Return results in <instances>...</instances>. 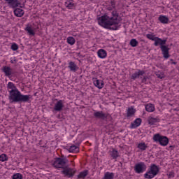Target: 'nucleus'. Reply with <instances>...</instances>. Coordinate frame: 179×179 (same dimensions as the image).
<instances>
[{
	"label": "nucleus",
	"mask_w": 179,
	"mask_h": 179,
	"mask_svg": "<svg viewBox=\"0 0 179 179\" xmlns=\"http://www.w3.org/2000/svg\"><path fill=\"white\" fill-rule=\"evenodd\" d=\"M158 20H159V22H161L163 24H167V23H169V17H167L166 15H160L158 17Z\"/></svg>",
	"instance_id": "nucleus-22"
},
{
	"label": "nucleus",
	"mask_w": 179,
	"mask_h": 179,
	"mask_svg": "<svg viewBox=\"0 0 179 179\" xmlns=\"http://www.w3.org/2000/svg\"><path fill=\"white\" fill-rule=\"evenodd\" d=\"M5 2L8 5L9 8L14 10V14L17 17H22L24 15V10L23 9L19 8L18 6L20 5V1L19 0H4Z\"/></svg>",
	"instance_id": "nucleus-4"
},
{
	"label": "nucleus",
	"mask_w": 179,
	"mask_h": 179,
	"mask_svg": "<svg viewBox=\"0 0 179 179\" xmlns=\"http://www.w3.org/2000/svg\"><path fill=\"white\" fill-rule=\"evenodd\" d=\"M13 179H22L23 178V176H22V174L20 173H15L12 176Z\"/></svg>",
	"instance_id": "nucleus-33"
},
{
	"label": "nucleus",
	"mask_w": 179,
	"mask_h": 179,
	"mask_svg": "<svg viewBox=\"0 0 179 179\" xmlns=\"http://www.w3.org/2000/svg\"><path fill=\"white\" fill-rule=\"evenodd\" d=\"M11 50H13V51H17V50H19V45H17V44L13 43L11 45Z\"/></svg>",
	"instance_id": "nucleus-35"
},
{
	"label": "nucleus",
	"mask_w": 179,
	"mask_h": 179,
	"mask_svg": "<svg viewBox=\"0 0 179 179\" xmlns=\"http://www.w3.org/2000/svg\"><path fill=\"white\" fill-rule=\"evenodd\" d=\"M147 38H148L149 40H152V41H155V40L156 39L157 36H155V35L153 34H148L146 35Z\"/></svg>",
	"instance_id": "nucleus-34"
},
{
	"label": "nucleus",
	"mask_w": 179,
	"mask_h": 179,
	"mask_svg": "<svg viewBox=\"0 0 179 179\" xmlns=\"http://www.w3.org/2000/svg\"><path fill=\"white\" fill-rule=\"evenodd\" d=\"M135 113H136V110L134 107L128 108L127 117H133V115H135Z\"/></svg>",
	"instance_id": "nucleus-25"
},
{
	"label": "nucleus",
	"mask_w": 179,
	"mask_h": 179,
	"mask_svg": "<svg viewBox=\"0 0 179 179\" xmlns=\"http://www.w3.org/2000/svg\"><path fill=\"white\" fill-rule=\"evenodd\" d=\"M146 169H148V166L143 162H138L134 166V171L137 174H142V173H145V171H146Z\"/></svg>",
	"instance_id": "nucleus-8"
},
{
	"label": "nucleus",
	"mask_w": 179,
	"mask_h": 179,
	"mask_svg": "<svg viewBox=\"0 0 179 179\" xmlns=\"http://www.w3.org/2000/svg\"><path fill=\"white\" fill-rule=\"evenodd\" d=\"M114 8H115V1H111L110 6H106V9L109 11L97 18L99 24L104 29L109 30L120 29V14L117 10L111 11Z\"/></svg>",
	"instance_id": "nucleus-1"
},
{
	"label": "nucleus",
	"mask_w": 179,
	"mask_h": 179,
	"mask_svg": "<svg viewBox=\"0 0 179 179\" xmlns=\"http://www.w3.org/2000/svg\"><path fill=\"white\" fill-rule=\"evenodd\" d=\"M171 61H173V59H171Z\"/></svg>",
	"instance_id": "nucleus-41"
},
{
	"label": "nucleus",
	"mask_w": 179,
	"mask_h": 179,
	"mask_svg": "<svg viewBox=\"0 0 179 179\" xmlns=\"http://www.w3.org/2000/svg\"><path fill=\"white\" fill-rule=\"evenodd\" d=\"M155 110V105L152 103H148L145 105V110L148 111V113H153Z\"/></svg>",
	"instance_id": "nucleus-24"
},
{
	"label": "nucleus",
	"mask_w": 179,
	"mask_h": 179,
	"mask_svg": "<svg viewBox=\"0 0 179 179\" xmlns=\"http://www.w3.org/2000/svg\"><path fill=\"white\" fill-rule=\"evenodd\" d=\"M110 156L112 159H115L117 157H120V152H118V150H115V148L112 149V151H110Z\"/></svg>",
	"instance_id": "nucleus-21"
},
{
	"label": "nucleus",
	"mask_w": 179,
	"mask_h": 179,
	"mask_svg": "<svg viewBox=\"0 0 179 179\" xmlns=\"http://www.w3.org/2000/svg\"><path fill=\"white\" fill-rule=\"evenodd\" d=\"M67 43H68V44H70V45H73V44H75V43H76V41L75 40V38H73L72 36H69L67 38Z\"/></svg>",
	"instance_id": "nucleus-28"
},
{
	"label": "nucleus",
	"mask_w": 179,
	"mask_h": 179,
	"mask_svg": "<svg viewBox=\"0 0 179 179\" xmlns=\"http://www.w3.org/2000/svg\"><path fill=\"white\" fill-rule=\"evenodd\" d=\"M154 41V45H155V47H158V45H160V48L164 58H165V59L170 58V54H169L170 48H169V46L166 45V43H167V39L163 40L157 36Z\"/></svg>",
	"instance_id": "nucleus-3"
},
{
	"label": "nucleus",
	"mask_w": 179,
	"mask_h": 179,
	"mask_svg": "<svg viewBox=\"0 0 179 179\" xmlns=\"http://www.w3.org/2000/svg\"><path fill=\"white\" fill-rule=\"evenodd\" d=\"M142 124V119L141 118H137L134 120L133 123H131L130 128L134 129V128H138Z\"/></svg>",
	"instance_id": "nucleus-17"
},
{
	"label": "nucleus",
	"mask_w": 179,
	"mask_h": 179,
	"mask_svg": "<svg viewBox=\"0 0 179 179\" xmlns=\"http://www.w3.org/2000/svg\"><path fill=\"white\" fill-rule=\"evenodd\" d=\"M68 152L70 153H78L79 152V147L73 145L67 148Z\"/></svg>",
	"instance_id": "nucleus-20"
},
{
	"label": "nucleus",
	"mask_w": 179,
	"mask_h": 179,
	"mask_svg": "<svg viewBox=\"0 0 179 179\" xmlns=\"http://www.w3.org/2000/svg\"><path fill=\"white\" fill-rule=\"evenodd\" d=\"M64 107H65V105H64V101L59 100L57 101V103H55L52 113H59L62 111V110H64Z\"/></svg>",
	"instance_id": "nucleus-10"
},
{
	"label": "nucleus",
	"mask_w": 179,
	"mask_h": 179,
	"mask_svg": "<svg viewBox=\"0 0 179 179\" xmlns=\"http://www.w3.org/2000/svg\"><path fill=\"white\" fill-rule=\"evenodd\" d=\"M94 117L95 118L104 120H106L108 115L103 113V111H96L94 113Z\"/></svg>",
	"instance_id": "nucleus-13"
},
{
	"label": "nucleus",
	"mask_w": 179,
	"mask_h": 179,
	"mask_svg": "<svg viewBox=\"0 0 179 179\" xmlns=\"http://www.w3.org/2000/svg\"><path fill=\"white\" fill-rule=\"evenodd\" d=\"M168 177L169 178H173L174 177V172H169Z\"/></svg>",
	"instance_id": "nucleus-37"
},
{
	"label": "nucleus",
	"mask_w": 179,
	"mask_h": 179,
	"mask_svg": "<svg viewBox=\"0 0 179 179\" xmlns=\"http://www.w3.org/2000/svg\"><path fill=\"white\" fill-rule=\"evenodd\" d=\"M143 75H145V71L138 70V71H136L131 75V79L132 80H136V79H139V78L140 79H142V76H143Z\"/></svg>",
	"instance_id": "nucleus-12"
},
{
	"label": "nucleus",
	"mask_w": 179,
	"mask_h": 179,
	"mask_svg": "<svg viewBox=\"0 0 179 179\" xmlns=\"http://www.w3.org/2000/svg\"><path fill=\"white\" fill-rule=\"evenodd\" d=\"M87 173L88 171L87 170L80 172L78 176V178H85L87 176Z\"/></svg>",
	"instance_id": "nucleus-30"
},
{
	"label": "nucleus",
	"mask_w": 179,
	"mask_h": 179,
	"mask_svg": "<svg viewBox=\"0 0 179 179\" xmlns=\"http://www.w3.org/2000/svg\"><path fill=\"white\" fill-rule=\"evenodd\" d=\"M68 163H69L68 159L58 157L52 162V166H53L55 169H62L64 170L65 167L68 166Z\"/></svg>",
	"instance_id": "nucleus-6"
},
{
	"label": "nucleus",
	"mask_w": 179,
	"mask_h": 179,
	"mask_svg": "<svg viewBox=\"0 0 179 179\" xmlns=\"http://www.w3.org/2000/svg\"><path fill=\"white\" fill-rule=\"evenodd\" d=\"M97 55L99 58L104 59L107 57V51L104 49H100L97 52Z\"/></svg>",
	"instance_id": "nucleus-19"
},
{
	"label": "nucleus",
	"mask_w": 179,
	"mask_h": 179,
	"mask_svg": "<svg viewBox=\"0 0 179 179\" xmlns=\"http://www.w3.org/2000/svg\"><path fill=\"white\" fill-rule=\"evenodd\" d=\"M7 89L8 90V93L10 94L11 92H15L16 90H18L16 87V85L13 84L12 82H9L7 85Z\"/></svg>",
	"instance_id": "nucleus-16"
},
{
	"label": "nucleus",
	"mask_w": 179,
	"mask_h": 179,
	"mask_svg": "<svg viewBox=\"0 0 179 179\" xmlns=\"http://www.w3.org/2000/svg\"><path fill=\"white\" fill-rule=\"evenodd\" d=\"M68 68L70 69V71H71V72H76V71L79 69V67H78V65H76V64H75V62H70L69 63Z\"/></svg>",
	"instance_id": "nucleus-18"
},
{
	"label": "nucleus",
	"mask_w": 179,
	"mask_h": 179,
	"mask_svg": "<svg viewBox=\"0 0 179 179\" xmlns=\"http://www.w3.org/2000/svg\"><path fill=\"white\" fill-rule=\"evenodd\" d=\"M141 79V83H145L146 85V82L148 79V77L147 76H144Z\"/></svg>",
	"instance_id": "nucleus-36"
},
{
	"label": "nucleus",
	"mask_w": 179,
	"mask_h": 179,
	"mask_svg": "<svg viewBox=\"0 0 179 179\" xmlns=\"http://www.w3.org/2000/svg\"><path fill=\"white\" fill-rule=\"evenodd\" d=\"M160 172V168L155 164L150 166L147 172L144 174V178L146 179L155 178Z\"/></svg>",
	"instance_id": "nucleus-5"
},
{
	"label": "nucleus",
	"mask_w": 179,
	"mask_h": 179,
	"mask_svg": "<svg viewBox=\"0 0 179 179\" xmlns=\"http://www.w3.org/2000/svg\"><path fill=\"white\" fill-rule=\"evenodd\" d=\"M75 173H76V171L72 168L68 167V165L62 171V173L68 178H72V177L75 176Z\"/></svg>",
	"instance_id": "nucleus-9"
},
{
	"label": "nucleus",
	"mask_w": 179,
	"mask_h": 179,
	"mask_svg": "<svg viewBox=\"0 0 179 179\" xmlns=\"http://www.w3.org/2000/svg\"><path fill=\"white\" fill-rule=\"evenodd\" d=\"M1 71L5 74V76H8V78H9L10 76H12V75H15V73L13 72V69H12V68L8 66H3Z\"/></svg>",
	"instance_id": "nucleus-11"
},
{
	"label": "nucleus",
	"mask_w": 179,
	"mask_h": 179,
	"mask_svg": "<svg viewBox=\"0 0 179 179\" xmlns=\"http://www.w3.org/2000/svg\"><path fill=\"white\" fill-rule=\"evenodd\" d=\"M152 139L155 142L159 143L162 146H167V145H169V138L165 136H162L160 134H155Z\"/></svg>",
	"instance_id": "nucleus-7"
},
{
	"label": "nucleus",
	"mask_w": 179,
	"mask_h": 179,
	"mask_svg": "<svg viewBox=\"0 0 179 179\" xmlns=\"http://www.w3.org/2000/svg\"><path fill=\"white\" fill-rule=\"evenodd\" d=\"M157 78H159V79H163V77L160 75H157Z\"/></svg>",
	"instance_id": "nucleus-39"
},
{
	"label": "nucleus",
	"mask_w": 179,
	"mask_h": 179,
	"mask_svg": "<svg viewBox=\"0 0 179 179\" xmlns=\"http://www.w3.org/2000/svg\"><path fill=\"white\" fill-rule=\"evenodd\" d=\"M93 83L96 87L98 89H103L104 87V81L95 78L93 81Z\"/></svg>",
	"instance_id": "nucleus-15"
},
{
	"label": "nucleus",
	"mask_w": 179,
	"mask_h": 179,
	"mask_svg": "<svg viewBox=\"0 0 179 179\" xmlns=\"http://www.w3.org/2000/svg\"><path fill=\"white\" fill-rule=\"evenodd\" d=\"M115 176L114 173L106 172L105 173L103 179H114Z\"/></svg>",
	"instance_id": "nucleus-27"
},
{
	"label": "nucleus",
	"mask_w": 179,
	"mask_h": 179,
	"mask_svg": "<svg viewBox=\"0 0 179 179\" xmlns=\"http://www.w3.org/2000/svg\"><path fill=\"white\" fill-rule=\"evenodd\" d=\"M25 31H27V33L29 34V36H34L36 34V32L34 31V30H36V29H33L30 26H27V27L24 29Z\"/></svg>",
	"instance_id": "nucleus-23"
},
{
	"label": "nucleus",
	"mask_w": 179,
	"mask_h": 179,
	"mask_svg": "<svg viewBox=\"0 0 179 179\" xmlns=\"http://www.w3.org/2000/svg\"><path fill=\"white\" fill-rule=\"evenodd\" d=\"M148 122L149 125H155L157 122H160V118L159 116L154 117L153 116H150L148 118Z\"/></svg>",
	"instance_id": "nucleus-14"
},
{
	"label": "nucleus",
	"mask_w": 179,
	"mask_h": 179,
	"mask_svg": "<svg viewBox=\"0 0 179 179\" xmlns=\"http://www.w3.org/2000/svg\"><path fill=\"white\" fill-rule=\"evenodd\" d=\"M129 44L131 47H138L139 42H138V41H136V39H131L130 41Z\"/></svg>",
	"instance_id": "nucleus-31"
},
{
	"label": "nucleus",
	"mask_w": 179,
	"mask_h": 179,
	"mask_svg": "<svg viewBox=\"0 0 179 179\" xmlns=\"http://www.w3.org/2000/svg\"><path fill=\"white\" fill-rule=\"evenodd\" d=\"M65 7L68 8V9H72L73 7H75V3H73V1H67L64 3Z\"/></svg>",
	"instance_id": "nucleus-26"
},
{
	"label": "nucleus",
	"mask_w": 179,
	"mask_h": 179,
	"mask_svg": "<svg viewBox=\"0 0 179 179\" xmlns=\"http://www.w3.org/2000/svg\"><path fill=\"white\" fill-rule=\"evenodd\" d=\"M58 117H59V115H58Z\"/></svg>",
	"instance_id": "nucleus-42"
},
{
	"label": "nucleus",
	"mask_w": 179,
	"mask_h": 179,
	"mask_svg": "<svg viewBox=\"0 0 179 179\" xmlns=\"http://www.w3.org/2000/svg\"><path fill=\"white\" fill-rule=\"evenodd\" d=\"M137 148L140 149V150H146L148 145L145 143H138Z\"/></svg>",
	"instance_id": "nucleus-29"
},
{
	"label": "nucleus",
	"mask_w": 179,
	"mask_h": 179,
	"mask_svg": "<svg viewBox=\"0 0 179 179\" xmlns=\"http://www.w3.org/2000/svg\"><path fill=\"white\" fill-rule=\"evenodd\" d=\"M31 97V95L22 94L19 90H17L9 94L8 99L10 103H30Z\"/></svg>",
	"instance_id": "nucleus-2"
},
{
	"label": "nucleus",
	"mask_w": 179,
	"mask_h": 179,
	"mask_svg": "<svg viewBox=\"0 0 179 179\" xmlns=\"http://www.w3.org/2000/svg\"><path fill=\"white\" fill-rule=\"evenodd\" d=\"M10 62H11V64H13V61H11Z\"/></svg>",
	"instance_id": "nucleus-40"
},
{
	"label": "nucleus",
	"mask_w": 179,
	"mask_h": 179,
	"mask_svg": "<svg viewBox=\"0 0 179 179\" xmlns=\"http://www.w3.org/2000/svg\"><path fill=\"white\" fill-rule=\"evenodd\" d=\"M171 64L172 65H177V62H172Z\"/></svg>",
	"instance_id": "nucleus-38"
},
{
	"label": "nucleus",
	"mask_w": 179,
	"mask_h": 179,
	"mask_svg": "<svg viewBox=\"0 0 179 179\" xmlns=\"http://www.w3.org/2000/svg\"><path fill=\"white\" fill-rule=\"evenodd\" d=\"M0 162H8V155L6 154H1L0 155Z\"/></svg>",
	"instance_id": "nucleus-32"
}]
</instances>
